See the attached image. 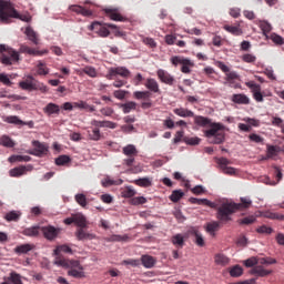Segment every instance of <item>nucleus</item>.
Returning <instances> with one entry per match:
<instances>
[{"mask_svg":"<svg viewBox=\"0 0 284 284\" xmlns=\"http://www.w3.org/2000/svg\"><path fill=\"white\" fill-rule=\"evenodd\" d=\"M194 123L200 128H210L204 131V136L209 139L210 143H215L216 145L223 143L225 141V133L223 132V124L212 122L210 118H205L203 115H194Z\"/></svg>","mask_w":284,"mask_h":284,"instance_id":"f257e3e1","label":"nucleus"},{"mask_svg":"<svg viewBox=\"0 0 284 284\" xmlns=\"http://www.w3.org/2000/svg\"><path fill=\"white\" fill-rule=\"evenodd\" d=\"M252 206V200L250 197H241V203L234 202H223L217 207L216 219L222 223H227V221H232V214L239 212V210H247Z\"/></svg>","mask_w":284,"mask_h":284,"instance_id":"f03ea898","label":"nucleus"},{"mask_svg":"<svg viewBox=\"0 0 284 284\" xmlns=\"http://www.w3.org/2000/svg\"><path fill=\"white\" fill-rule=\"evenodd\" d=\"M10 19H19L24 23L32 21V16L29 12L20 14L10 1L0 0V21L1 23H10Z\"/></svg>","mask_w":284,"mask_h":284,"instance_id":"7ed1b4c3","label":"nucleus"},{"mask_svg":"<svg viewBox=\"0 0 284 284\" xmlns=\"http://www.w3.org/2000/svg\"><path fill=\"white\" fill-rule=\"evenodd\" d=\"M55 265H60V267L69 268L68 276H72V278H85V272H83V265H81V262L77 260L58 258L55 261Z\"/></svg>","mask_w":284,"mask_h":284,"instance_id":"20e7f679","label":"nucleus"},{"mask_svg":"<svg viewBox=\"0 0 284 284\" xmlns=\"http://www.w3.org/2000/svg\"><path fill=\"white\" fill-rule=\"evenodd\" d=\"M19 88H21V90H27L28 92H34L37 90L42 92V94L48 92V85H44L43 82H40L32 75H28L24 80L20 81Z\"/></svg>","mask_w":284,"mask_h":284,"instance_id":"39448f33","label":"nucleus"},{"mask_svg":"<svg viewBox=\"0 0 284 284\" xmlns=\"http://www.w3.org/2000/svg\"><path fill=\"white\" fill-rule=\"evenodd\" d=\"M0 61L3 65H12V61H19V52L6 44H0Z\"/></svg>","mask_w":284,"mask_h":284,"instance_id":"423d86ee","label":"nucleus"},{"mask_svg":"<svg viewBox=\"0 0 284 284\" xmlns=\"http://www.w3.org/2000/svg\"><path fill=\"white\" fill-rule=\"evenodd\" d=\"M122 154L128 156V159L123 160V165L132 168V165H134L135 158L139 155V150H136L134 144H129L122 149Z\"/></svg>","mask_w":284,"mask_h":284,"instance_id":"0eeeda50","label":"nucleus"},{"mask_svg":"<svg viewBox=\"0 0 284 284\" xmlns=\"http://www.w3.org/2000/svg\"><path fill=\"white\" fill-rule=\"evenodd\" d=\"M108 28H111V30H116V24L112 23H105L101 24L100 22H93L90 26V30L95 32V34H99V37L105 38L110 37V30Z\"/></svg>","mask_w":284,"mask_h":284,"instance_id":"6e6552de","label":"nucleus"},{"mask_svg":"<svg viewBox=\"0 0 284 284\" xmlns=\"http://www.w3.org/2000/svg\"><path fill=\"white\" fill-rule=\"evenodd\" d=\"M216 163L223 174H227L229 176H236V174H239V170L229 166L232 165V161H230L227 158L216 159Z\"/></svg>","mask_w":284,"mask_h":284,"instance_id":"1a4fd4ad","label":"nucleus"},{"mask_svg":"<svg viewBox=\"0 0 284 284\" xmlns=\"http://www.w3.org/2000/svg\"><path fill=\"white\" fill-rule=\"evenodd\" d=\"M131 72L125 67H111L108 69L106 79L112 81L115 77H122V79H130Z\"/></svg>","mask_w":284,"mask_h":284,"instance_id":"9d476101","label":"nucleus"},{"mask_svg":"<svg viewBox=\"0 0 284 284\" xmlns=\"http://www.w3.org/2000/svg\"><path fill=\"white\" fill-rule=\"evenodd\" d=\"M40 230H41L44 239H47V241H54V239H57V236H59V234H61V229H57L52 225L43 226Z\"/></svg>","mask_w":284,"mask_h":284,"instance_id":"9b49d317","label":"nucleus"},{"mask_svg":"<svg viewBox=\"0 0 284 284\" xmlns=\"http://www.w3.org/2000/svg\"><path fill=\"white\" fill-rule=\"evenodd\" d=\"M158 79L161 81V83H165V85H174L176 82V79H174V75L170 74V72L159 69L156 71Z\"/></svg>","mask_w":284,"mask_h":284,"instance_id":"f8f14e48","label":"nucleus"},{"mask_svg":"<svg viewBox=\"0 0 284 284\" xmlns=\"http://www.w3.org/2000/svg\"><path fill=\"white\" fill-rule=\"evenodd\" d=\"M33 150L29 151L32 156H43V154H48V144L41 143L39 141H33L32 142Z\"/></svg>","mask_w":284,"mask_h":284,"instance_id":"ddd939ff","label":"nucleus"},{"mask_svg":"<svg viewBox=\"0 0 284 284\" xmlns=\"http://www.w3.org/2000/svg\"><path fill=\"white\" fill-rule=\"evenodd\" d=\"M104 14L111 19V21H128V19L125 17H123L121 14V12H119V9L116 8H106L104 9Z\"/></svg>","mask_w":284,"mask_h":284,"instance_id":"4468645a","label":"nucleus"},{"mask_svg":"<svg viewBox=\"0 0 284 284\" xmlns=\"http://www.w3.org/2000/svg\"><path fill=\"white\" fill-rule=\"evenodd\" d=\"M250 274H252L253 276H258L263 278L265 276H270V274H272V271L265 270L263 265H256L250 271Z\"/></svg>","mask_w":284,"mask_h":284,"instance_id":"2eb2a0df","label":"nucleus"},{"mask_svg":"<svg viewBox=\"0 0 284 284\" xmlns=\"http://www.w3.org/2000/svg\"><path fill=\"white\" fill-rule=\"evenodd\" d=\"M75 236H77L78 241H94V239H97V234L88 233L83 229H79L75 232Z\"/></svg>","mask_w":284,"mask_h":284,"instance_id":"dca6fc26","label":"nucleus"},{"mask_svg":"<svg viewBox=\"0 0 284 284\" xmlns=\"http://www.w3.org/2000/svg\"><path fill=\"white\" fill-rule=\"evenodd\" d=\"M173 112L176 114V116H181L182 119H194L193 111L183 106L173 109Z\"/></svg>","mask_w":284,"mask_h":284,"instance_id":"f3484780","label":"nucleus"},{"mask_svg":"<svg viewBox=\"0 0 284 284\" xmlns=\"http://www.w3.org/2000/svg\"><path fill=\"white\" fill-rule=\"evenodd\" d=\"M144 85L148 90H150V92H154L155 94H161V89L159 88V82L155 79H153V78L146 79V82Z\"/></svg>","mask_w":284,"mask_h":284,"instance_id":"a211bd4d","label":"nucleus"},{"mask_svg":"<svg viewBox=\"0 0 284 284\" xmlns=\"http://www.w3.org/2000/svg\"><path fill=\"white\" fill-rule=\"evenodd\" d=\"M141 263L146 270H152V267L156 265V258H154L152 255H142Z\"/></svg>","mask_w":284,"mask_h":284,"instance_id":"6ab92c4d","label":"nucleus"},{"mask_svg":"<svg viewBox=\"0 0 284 284\" xmlns=\"http://www.w3.org/2000/svg\"><path fill=\"white\" fill-rule=\"evenodd\" d=\"M232 101L239 105H250V98L243 93L233 94Z\"/></svg>","mask_w":284,"mask_h":284,"instance_id":"aec40b11","label":"nucleus"},{"mask_svg":"<svg viewBox=\"0 0 284 284\" xmlns=\"http://www.w3.org/2000/svg\"><path fill=\"white\" fill-rule=\"evenodd\" d=\"M24 34L28 37L29 41L33 42L34 45H39V36L32 27H27Z\"/></svg>","mask_w":284,"mask_h":284,"instance_id":"412c9836","label":"nucleus"},{"mask_svg":"<svg viewBox=\"0 0 284 284\" xmlns=\"http://www.w3.org/2000/svg\"><path fill=\"white\" fill-rule=\"evenodd\" d=\"M61 252H63L64 254H72V248L65 244L57 246L53 251L54 256H57L55 261H59V258H63L61 257Z\"/></svg>","mask_w":284,"mask_h":284,"instance_id":"4be33fe9","label":"nucleus"},{"mask_svg":"<svg viewBox=\"0 0 284 284\" xmlns=\"http://www.w3.org/2000/svg\"><path fill=\"white\" fill-rule=\"evenodd\" d=\"M44 114H48L51 116V114H59L61 112V108L59 104H54L52 102L48 103L45 108L43 109Z\"/></svg>","mask_w":284,"mask_h":284,"instance_id":"5701e85b","label":"nucleus"},{"mask_svg":"<svg viewBox=\"0 0 284 284\" xmlns=\"http://www.w3.org/2000/svg\"><path fill=\"white\" fill-rule=\"evenodd\" d=\"M189 203H192L193 205H206L207 207H215L214 203L210 202L207 199L190 197Z\"/></svg>","mask_w":284,"mask_h":284,"instance_id":"b1692460","label":"nucleus"},{"mask_svg":"<svg viewBox=\"0 0 284 284\" xmlns=\"http://www.w3.org/2000/svg\"><path fill=\"white\" fill-rule=\"evenodd\" d=\"M223 28L226 32L233 34V37H241L243 34V29L240 26L225 24Z\"/></svg>","mask_w":284,"mask_h":284,"instance_id":"393cba45","label":"nucleus"},{"mask_svg":"<svg viewBox=\"0 0 284 284\" xmlns=\"http://www.w3.org/2000/svg\"><path fill=\"white\" fill-rule=\"evenodd\" d=\"M41 232V227L40 226H31V227H27L22 231L23 236H30V237H37L39 236Z\"/></svg>","mask_w":284,"mask_h":284,"instance_id":"a878e982","label":"nucleus"},{"mask_svg":"<svg viewBox=\"0 0 284 284\" xmlns=\"http://www.w3.org/2000/svg\"><path fill=\"white\" fill-rule=\"evenodd\" d=\"M214 262H215L216 265H222V267H225V265L230 264V257H227L223 253H217L214 256Z\"/></svg>","mask_w":284,"mask_h":284,"instance_id":"bb28decb","label":"nucleus"},{"mask_svg":"<svg viewBox=\"0 0 284 284\" xmlns=\"http://www.w3.org/2000/svg\"><path fill=\"white\" fill-rule=\"evenodd\" d=\"M119 106L121 108L124 114H130V112L136 110V102L129 101L126 103L119 104Z\"/></svg>","mask_w":284,"mask_h":284,"instance_id":"cd10ccee","label":"nucleus"},{"mask_svg":"<svg viewBox=\"0 0 284 284\" xmlns=\"http://www.w3.org/2000/svg\"><path fill=\"white\" fill-rule=\"evenodd\" d=\"M32 161V158L29 155H11L9 158V163H28Z\"/></svg>","mask_w":284,"mask_h":284,"instance_id":"c85d7f7f","label":"nucleus"},{"mask_svg":"<svg viewBox=\"0 0 284 284\" xmlns=\"http://www.w3.org/2000/svg\"><path fill=\"white\" fill-rule=\"evenodd\" d=\"M34 250L33 244H21L14 248L16 254H28V252H32Z\"/></svg>","mask_w":284,"mask_h":284,"instance_id":"c756f323","label":"nucleus"},{"mask_svg":"<svg viewBox=\"0 0 284 284\" xmlns=\"http://www.w3.org/2000/svg\"><path fill=\"white\" fill-rule=\"evenodd\" d=\"M133 183L139 187H152V179L150 178H141V179L134 180Z\"/></svg>","mask_w":284,"mask_h":284,"instance_id":"7c9ffc66","label":"nucleus"},{"mask_svg":"<svg viewBox=\"0 0 284 284\" xmlns=\"http://www.w3.org/2000/svg\"><path fill=\"white\" fill-rule=\"evenodd\" d=\"M133 97L138 101H148L152 97V93L150 91H135L133 92Z\"/></svg>","mask_w":284,"mask_h":284,"instance_id":"2f4dec72","label":"nucleus"},{"mask_svg":"<svg viewBox=\"0 0 284 284\" xmlns=\"http://www.w3.org/2000/svg\"><path fill=\"white\" fill-rule=\"evenodd\" d=\"M258 26H260L264 37H267V34H270L272 32V24H270V22H267L265 20H260Z\"/></svg>","mask_w":284,"mask_h":284,"instance_id":"473e14b6","label":"nucleus"},{"mask_svg":"<svg viewBox=\"0 0 284 284\" xmlns=\"http://www.w3.org/2000/svg\"><path fill=\"white\" fill-rule=\"evenodd\" d=\"M26 166H18V168H14V169H11L9 171V174L10 176L12 178H19V176H23V174H26Z\"/></svg>","mask_w":284,"mask_h":284,"instance_id":"72a5a7b5","label":"nucleus"},{"mask_svg":"<svg viewBox=\"0 0 284 284\" xmlns=\"http://www.w3.org/2000/svg\"><path fill=\"white\" fill-rule=\"evenodd\" d=\"M183 196H185V193H183V191L175 190L170 195V201H172V203H179L183 199Z\"/></svg>","mask_w":284,"mask_h":284,"instance_id":"f704fd0d","label":"nucleus"},{"mask_svg":"<svg viewBox=\"0 0 284 284\" xmlns=\"http://www.w3.org/2000/svg\"><path fill=\"white\" fill-rule=\"evenodd\" d=\"M4 281H10L12 284H23V281H21V275L17 272H11L9 277H4Z\"/></svg>","mask_w":284,"mask_h":284,"instance_id":"c9c22d12","label":"nucleus"},{"mask_svg":"<svg viewBox=\"0 0 284 284\" xmlns=\"http://www.w3.org/2000/svg\"><path fill=\"white\" fill-rule=\"evenodd\" d=\"M0 145H3V148H14L16 143L10 136L2 135L0 138Z\"/></svg>","mask_w":284,"mask_h":284,"instance_id":"e433bc0d","label":"nucleus"},{"mask_svg":"<svg viewBox=\"0 0 284 284\" xmlns=\"http://www.w3.org/2000/svg\"><path fill=\"white\" fill-rule=\"evenodd\" d=\"M230 276L233 278H239L240 276H243V267L241 265H235L230 268Z\"/></svg>","mask_w":284,"mask_h":284,"instance_id":"4c0bfd02","label":"nucleus"},{"mask_svg":"<svg viewBox=\"0 0 284 284\" xmlns=\"http://www.w3.org/2000/svg\"><path fill=\"white\" fill-rule=\"evenodd\" d=\"M171 243L176 245V247H183V245H185V240L182 234H175L172 236Z\"/></svg>","mask_w":284,"mask_h":284,"instance_id":"58836bf2","label":"nucleus"},{"mask_svg":"<svg viewBox=\"0 0 284 284\" xmlns=\"http://www.w3.org/2000/svg\"><path fill=\"white\" fill-rule=\"evenodd\" d=\"M6 221H8L9 223L14 221H19V219H21V213L17 212V211H10L9 213H7L4 215Z\"/></svg>","mask_w":284,"mask_h":284,"instance_id":"ea45409f","label":"nucleus"},{"mask_svg":"<svg viewBox=\"0 0 284 284\" xmlns=\"http://www.w3.org/2000/svg\"><path fill=\"white\" fill-rule=\"evenodd\" d=\"M121 194L123 199H132L133 196L136 195V191L132 189V186H126L122 189Z\"/></svg>","mask_w":284,"mask_h":284,"instance_id":"a19ab883","label":"nucleus"},{"mask_svg":"<svg viewBox=\"0 0 284 284\" xmlns=\"http://www.w3.org/2000/svg\"><path fill=\"white\" fill-rule=\"evenodd\" d=\"M89 139L91 141H101V130L93 128L91 131H88Z\"/></svg>","mask_w":284,"mask_h":284,"instance_id":"79ce46f5","label":"nucleus"},{"mask_svg":"<svg viewBox=\"0 0 284 284\" xmlns=\"http://www.w3.org/2000/svg\"><path fill=\"white\" fill-rule=\"evenodd\" d=\"M37 68H38L37 73L39 74V77H45V75L50 74V69H48V67H45V63L40 61L38 63Z\"/></svg>","mask_w":284,"mask_h":284,"instance_id":"37998d69","label":"nucleus"},{"mask_svg":"<svg viewBox=\"0 0 284 284\" xmlns=\"http://www.w3.org/2000/svg\"><path fill=\"white\" fill-rule=\"evenodd\" d=\"M181 65H182L181 72H183V74H190L191 72L190 69L194 68V63L190 59L184 60L183 64Z\"/></svg>","mask_w":284,"mask_h":284,"instance_id":"c03bdc74","label":"nucleus"},{"mask_svg":"<svg viewBox=\"0 0 284 284\" xmlns=\"http://www.w3.org/2000/svg\"><path fill=\"white\" fill-rule=\"evenodd\" d=\"M130 237L128 235H111L106 239L108 243H121L122 241H128Z\"/></svg>","mask_w":284,"mask_h":284,"instance_id":"a18cd8bd","label":"nucleus"},{"mask_svg":"<svg viewBox=\"0 0 284 284\" xmlns=\"http://www.w3.org/2000/svg\"><path fill=\"white\" fill-rule=\"evenodd\" d=\"M7 123H11L13 125H26V122H23L19 116L17 115H10L6 118Z\"/></svg>","mask_w":284,"mask_h":284,"instance_id":"49530a36","label":"nucleus"},{"mask_svg":"<svg viewBox=\"0 0 284 284\" xmlns=\"http://www.w3.org/2000/svg\"><path fill=\"white\" fill-rule=\"evenodd\" d=\"M74 224L78 225V227H81L80 230H83L87 225L85 216L81 214L74 215Z\"/></svg>","mask_w":284,"mask_h":284,"instance_id":"de8ad7c7","label":"nucleus"},{"mask_svg":"<svg viewBox=\"0 0 284 284\" xmlns=\"http://www.w3.org/2000/svg\"><path fill=\"white\" fill-rule=\"evenodd\" d=\"M123 184V180H112L106 178L105 180L102 181V185L103 187H110V185H122Z\"/></svg>","mask_w":284,"mask_h":284,"instance_id":"09e8293b","label":"nucleus"},{"mask_svg":"<svg viewBox=\"0 0 284 284\" xmlns=\"http://www.w3.org/2000/svg\"><path fill=\"white\" fill-rule=\"evenodd\" d=\"M82 72L84 74H87L88 77H91V79H97L98 73H97V69L94 67H90V65L84 67L82 69Z\"/></svg>","mask_w":284,"mask_h":284,"instance_id":"8fccbe9b","label":"nucleus"},{"mask_svg":"<svg viewBox=\"0 0 284 284\" xmlns=\"http://www.w3.org/2000/svg\"><path fill=\"white\" fill-rule=\"evenodd\" d=\"M140 37H141L142 43H144V45H148V48H156V41H154L153 38H148L145 36H140Z\"/></svg>","mask_w":284,"mask_h":284,"instance_id":"3c124183","label":"nucleus"},{"mask_svg":"<svg viewBox=\"0 0 284 284\" xmlns=\"http://www.w3.org/2000/svg\"><path fill=\"white\" fill-rule=\"evenodd\" d=\"M239 79V73L236 71H229L225 73V81L232 85L233 81H236Z\"/></svg>","mask_w":284,"mask_h":284,"instance_id":"603ef678","label":"nucleus"},{"mask_svg":"<svg viewBox=\"0 0 284 284\" xmlns=\"http://www.w3.org/2000/svg\"><path fill=\"white\" fill-rule=\"evenodd\" d=\"M220 226H221V224L219 222L207 223L206 232H209V234H214V232H219Z\"/></svg>","mask_w":284,"mask_h":284,"instance_id":"864d4df0","label":"nucleus"},{"mask_svg":"<svg viewBox=\"0 0 284 284\" xmlns=\"http://www.w3.org/2000/svg\"><path fill=\"white\" fill-rule=\"evenodd\" d=\"M243 263H244L245 267L254 268V267H256V265H258V257L252 256V257L245 260Z\"/></svg>","mask_w":284,"mask_h":284,"instance_id":"5fc2aeb1","label":"nucleus"},{"mask_svg":"<svg viewBox=\"0 0 284 284\" xmlns=\"http://www.w3.org/2000/svg\"><path fill=\"white\" fill-rule=\"evenodd\" d=\"M70 156L68 155H60L55 159V165H68L70 163Z\"/></svg>","mask_w":284,"mask_h":284,"instance_id":"6e6d98bb","label":"nucleus"},{"mask_svg":"<svg viewBox=\"0 0 284 284\" xmlns=\"http://www.w3.org/2000/svg\"><path fill=\"white\" fill-rule=\"evenodd\" d=\"M242 61L244 63H256V55L251 53H245L242 55Z\"/></svg>","mask_w":284,"mask_h":284,"instance_id":"4d7b16f0","label":"nucleus"},{"mask_svg":"<svg viewBox=\"0 0 284 284\" xmlns=\"http://www.w3.org/2000/svg\"><path fill=\"white\" fill-rule=\"evenodd\" d=\"M131 205H144L148 200L144 196H138L130 200Z\"/></svg>","mask_w":284,"mask_h":284,"instance_id":"13d9d810","label":"nucleus"},{"mask_svg":"<svg viewBox=\"0 0 284 284\" xmlns=\"http://www.w3.org/2000/svg\"><path fill=\"white\" fill-rule=\"evenodd\" d=\"M75 201L81 205V207H85V205H88V197H85V194H77Z\"/></svg>","mask_w":284,"mask_h":284,"instance_id":"bf43d9fd","label":"nucleus"},{"mask_svg":"<svg viewBox=\"0 0 284 284\" xmlns=\"http://www.w3.org/2000/svg\"><path fill=\"white\" fill-rule=\"evenodd\" d=\"M186 58L174 55L171 58V63L176 68V65H182L185 62Z\"/></svg>","mask_w":284,"mask_h":284,"instance_id":"052dcab7","label":"nucleus"},{"mask_svg":"<svg viewBox=\"0 0 284 284\" xmlns=\"http://www.w3.org/2000/svg\"><path fill=\"white\" fill-rule=\"evenodd\" d=\"M257 234H272L274 232V229L267 226V225H262L256 229Z\"/></svg>","mask_w":284,"mask_h":284,"instance_id":"680f3d73","label":"nucleus"},{"mask_svg":"<svg viewBox=\"0 0 284 284\" xmlns=\"http://www.w3.org/2000/svg\"><path fill=\"white\" fill-rule=\"evenodd\" d=\"M122 265H131V267H139L141 260L129 258L122 262Z\"/></svg>","mask_w":284,"mask_h":284,"instance_id":"e2e57ef3","label":"nucleus"},{"mask_svg":"<svg viewBox=\"0 0 284 284\" xmlns=\"http://www.w3.org/2000/svg\"><path fill=\"white\" fill-rule=\"evenodd\" d=\"M278 154V148L274 145L267 146V158L273 159V156H276Z\"/></svg>","mask_w":284,"mask_h":284,"instance_id":"0e129e2a","label":"nucleus"},{"mask_svg":"<svg viewBox=\"0 0 284 284\" xmlns=\"http://www.w3.org/2000/svg\"><path fill=\"white\" fill-rule=\"evenodd\" d=\"M253 99H255L257 103H263V93H261V87L253 91Z\"/></svg>","mask_w":284,"mask_h":284,"instance_id":"69168bd1","label":"nucleus"},{"mask_svg":"<svg viewBox=\"0 0 284 284\" xmlns=\"http://www.w3.org/2000/svg\"><path fill=\"white\" fill-rule=\"evenodd\" d=\"M271 39L273 41V43H276L277 45H283L284 41H283V37L276 34V33H273L271 36Z\"/></svg>","mask_w":284,"mask_h":284,"instance_id":"338daca9","label":"nucleus"},{"mask_svg":"<svg viewBox=\"0 0 284 284\" xmlns=\"http://www.w3.org/2000/svg\"><path fill=\"white\" fill-rule=\"evenodd\" d=\"M100 112L101 114H103V116H112V114H114V109L106 106V108H102Z\"/></svg>","mask_w":284,"mask_h":284,"instance_id":"774afa93","label":"nucleus"}]
</instances>
